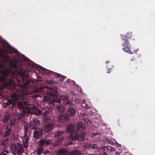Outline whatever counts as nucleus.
Wrapping results in <instances>:
<instances>
[{
	"label": "nucleus",
	"instance_id": "c85d7f7f",
	"mask_svg": "<svg viewBox=\"0 0 155 155\" xmlns=\"http://www.w3.org/2000/svg\"><path fill=\"white\" fill-rule=\"evenodd\" d=\"M8 140L7 139L3 140L2 143V145L3 146H5L8 143Z\"/></svg>",
	"mask_w": 155,
	"mask_h": 155
},
{
	"label": "nucleus",
	"instance_id": "5701e85b",
	"mask_svg": "<svg viewBox=\"0 0 155 155\" xmlns=\"http://www.w3.org/2000/svg\"><path fill=\"white\" fill-rule=\"evenodd\" d=\"M57 109L58 111L59 112H63L64 108L63 107L60 106H58V105L57 106Z\"/></svg>",
	"mask_w": 155,
	"mask_h": 155
},
{
	"label": "nucleus",
	"instance_id": "2f4dec72",
	"mask_svg": "<svg viewBox=\"0 0 155 155\" xmlns=\"http://www.w3.org/2000/svg\"><path fill=\"white\" fill-rule=\"evenodd\" d=\"M84 121L88 125H90L91 123V121L87 118L85 119H84Z\"/></svg>",
	"mask_w": 155,
	"mask_h": 155
},
{
	"label": "nucleus",
	"instance_id": "79ce46f5",
	"mask_svg": "<svg viewBox=\"0 0 155 155\" xmlns=\"http://www.w3.org/2000/svg\"><path fill=\"white\" fill-rule=\"evenodd\" d=\"M39 91L38 89H35L33 90L32 92L34 93H38Z\"/></svg>",
	"mask_w": 155,
	"mask_h": 155
},
{
	"label": "nucleus",
	"instance_id": "a878e982",
	"mask_svg": "<svg viewBox=\"0 0 155 155\" xmlns=\"http://www.w3.org/2000/svg\"><path fill=\"white\" fill-rule=\"evenodd\" d=\"M45 83L46 84H54L56 83V82L55 81H53L52 80H46L45 81Z\"/></svg>",
	"mask_w": 155,
	"mask_h": 155
},
{
	"label": "nucleus",
	"instance_id": "c03bdc74",
	"mask_svg": "<svg viewBox=\"0 0 155 155\" xmlns=\"http://www.w3.org/2000/svg\"><path fill=\"white\" fill-rule=\"evenodd\" d=\"M101 155H108V154L107 153H106L103 152L101 153Z\"/></svg>",
	"mask_w": 155,
	"mask_h": 155
},
{
	"label": "nucleus",
	"instance_id": "2eb2a0df",
	"mask_svg": "<svg viewBox=\"0 0 155 155\" xmlns=\"http://www.w3.org/2000/svg\"><path fill=\"white\" fill-rule=\"evenodd\" d=\"M59 119L61 121H68L69 119L68 117L66 114H62L59 116Z\"/></svg>",
	"mask_w": 155,
	"mask_h": 155
},
{
	"label": "nucleus",
	"instance_id": "4be33fe9",
	"mask_svg": "<svg viewBox=\"0 0 155 155\" xmlns=\"http://www.w3.org/2000/svg\"><path fill=\"white\" fill-rule=\"evenodd\" d=\"M43 120L45 122H48L51 120L49 117L46 115V114H45L43 116Z\"/></svg>",
	"mask_w": 155,
	"mask_h": 155
},
{
	"label": "nucleus",
	"instance_id": "a211bd4d",
	"mask_svg": "<svg viewBox=\"0 0 155 155\" xmlns=\"http://www.w3.org/2000/svg\"><path fill=\"white\" fill-rule=\"evenodd\" d=\"M11 114L9 112H7L6 113L4 118L2 120L4 123L6 122L9 119Z\"/></svg>",
	"mask_w": 155,
	"mask_h": 155
},
{
	"label": "nucleus",
	"instance_id": "b1692460",
	"mask_svg": "<svg viewBox=\"0 0 155 155\" xmlns=\"http://www.w3.org/2000/svg\"><path fill=\"white\" fill-rule=\"evenodd\" d=\"M57 75L58 77L61 78L60 80L61 81H64V79L65 78H66L65 76H63V75L59 74L57 73Z\"/></svg>",
	"mask_w": 155,
	"mask_h": 155
},
{
	"label": "nucleus",
	"instance_id": "4468645a",
	"mask_svg": "<svg viewBox=\"0 0 155 155\" xmlns=\"http://www.w3.org/2000/svg\"><path fill=\"white\" fill-rule=\"evenodd\" d=\"M53 127V124L52 123H49L45 125V129L47 132H48L52 130Z\"/></svg>",
	"mask_w": 155,
	"mask_h": 155
},
{
	"label": "nucleus",
	"instance_id": "1a4fd4ad",
	"mask_svg": "<svg viewBox=\"0 0 155 155\" xmlns=\"http://www.w3.org/2000/svg\"><path fill=\"white\" fill-rule=\"evenodd\" d=\"M63 134L62 131H58L54 134V136L56 138V141L58 142H61L63 139L62 134Z\"/></svg>",
	"mask_w": 155,
	"mask_h": 155
},
{
	"label": "nucleus",
	"instance_id": "de8ad7c7",
	"mask_svg": "<svg viewBox=\"0 0 155 155\" xmlns=\"http://www.w3.org/2000/svg\"><path fill=\"white\" fill-rule=\"evenodd\" d=\"M48 152H49V151H47L46 152H45L44 153L45 154V153H47Z\"/></svg>",
	"mask_w": 155,
	"mask_h": 155
},
{
	"label": "nucleus",
	"instance_id": "f8f14e48",
	"mask_svg": "<svg viewBox=\"0 0 155 155\" xmlns=\"http://www.w3.org/2000/svg\"><path fill=\"white\" fill-rule=\"evenodd\" d=\"M85 127L84 124L82 122H80L78 123L77 125V129L79 131L83 130Z\"/></svg>",
	"mask_w": 155,
	"mask_h": 155
},
{
	"label": "nucleus",
	"instance_id": "e433bc0d",
	"mask_svg": "<svg viewBox=\"0 0 155 155\" xmlns=\"http://www.w3.org/2000/svg\"><path fill=\"white\" fill-rule=\"evenodd\" d=\"M66 104H68L69 106H72L74 105V104L72 102L70 101H67L66 103Z\"/></svg>",
	"mask_w": 155,
	"mask_h": 155
},
{
	"label": "nucleus",
	"instance_id": "cd10ccee",
	"mask_svg": "<svg viewBox=\"0 0 155 155\" xmlns=\"http://www.w3.org/2000/svg\"><path fill=\"white\" fill-rule=\"evenodd\" d=\"M31 82V81L30 80H27L26 82H24L23 84V86L25 87H28V85Z\"/></svg>",
	"mask_w": 155,
	"mask_h": 155
},
{
	"label": "nucleus",
	"instance_id": "a18cd8bd",
	"mask_svg": "<svg viewBox=\"0 0 155 155\" xmlns=\"http://www.w3.org/2000/svg\"><path fill=\"white\" fill-rule=\"evenodd\" d=\"M64 99L65 100H67L68 99V96H65L64 97Z\"/></svg>",
	"mask_w": 155,
	"mask_h": 155
},
{
	"label": "nucleus",
	"instance_id": "9b49d317",
	"mask_svg": "<svg viewBox=\"0 0 155 155\" xmlns=\"http://www.w3.org/2000/svg\"><path fill=\"white\" fill-rule=\"evenodd\" d=\"M51 95L54 97H55V98H53L52 100V101L53 103H58L59 104H60L61 103V101L59 98L56 97L57 95V93L56 91H54V93H53L51 92Z\"/></svg>",
	"mask_w": 155,
	"mask_h": 155
},
{
	"label": "nucleus",
	"instance_id": "0eeeda50",
	"mask_svg": "<svg viewBox=\"0 0 155 155\" xmlns=\"http://www.w3.org/2000/svg\"><path fill=\"white\" fill-rule=\"evenodd\" d=\"M39 121L37 119H34L32 121H30L29 123V127L32 129H35L38 128V127L39 125Z\"/></svg>",
	"mask_w": 155,
	"mask_h": 155
},
{
	"label": "nucleus",
	"instance_id": "6e6552de",
	"mask_svg": "<svg viewBox=\"0 0 155 155\" xmlns=\"http://www.w3.org/2000/svg\"><path fill=\"white\" fill-rule=\"evenodd\" d=\"M11 105H12L11 107V109H12L14 108L15 106L13 101L10 99H8L6 102L4 103L3 104V106L4 108H7Z\"/></svg>",
	"mask_w": 155,
	"mask_h": 155
},
{
	"label": "nucleus",
	"instance_id": "473e14b6",
	"mask_svg": "<svg viewBox=\"0 0 155 155\" xmlns=\"http://www.w3.org/2000/svg\"><path fill=\"white\" fill-rule=\"evenodd\" d=\"M72 143V142L71 141H67L64 143L63 145L64 146H67L70 145H71Z\"/></svg>",
	"mask_w": 155,
	"mask_h": 155
},
{
	"label": "nucleus",
	"instance_id": "7ed1b4c3",
	"mask_svg": "<svg viewBox=\"0 0 155 155\" xmlns=\"http://www.w3.org/2000/svg\"><path fill=\"white\" fill-rule=\"evenodd\" d=\"M0 99L3 97V90L4 89L9 87L11 86V82L7 81V78H5V76H3L2 73H0Z\"/></svg>",
	"mask_w": 155,
	"mask_h": 155
},
{
	"label": "nucleus",
	"instance_id": "6ab92c4d",
	"mask_svg": "<svg viewBox=\"0 0 155 155\" xmlns=\"http://www.w3.org/2000/svg\"><path fill=\"white\" fill-rule=\"evenodd\" d=\"M106 64H107V68L109 70L107 72V73H109L110 72V70L113 67V65L109 61H107L106 62Z\"/></svg>",
	"mask_w": 155,
	"mask_h": 155
},
{
	"label": "nucleus",
	"instance_id": "423d86ee",
	"mask_svg": "<svg viewBox=\"0 0 155 155\" xmlns=\"http://www.w3.org/2000/svg\"><path fill=\"white\" fill-rule=\"evenodd\" d=\"M121 36L122 40L124 41L122 43V45L124 46H128L129 42L127 39L130 38L132 37L131 33L129 32L127 33L125 35H121Z\"/></svg>",
	"mask_w": 155,
	"mask_h": 155
},
{
	"label": "nucleus",
	"instance_id": "ddd939ff",
	"mask_svg": "<svg viewBox=\"0 0 155 155\" xmlns=\"http://www.w3.org/2000/svg\"><path fill=\"white\" fill-rule=\"evenodd\" d=\"M7 50L6 51V52L8 53H16L18 51L15 49L12 48L9 45L7 46Z\"/></svg>",
	"mask_w": 155,
	"mask_h": 155
},
{
	"label": "nucleus",
	"instance_id": "37998d69",
	"mask_svg": "<svg viewBox=\"0 0 155 155\" xmlns=\"http://www.w3.org/2000/svg\"><path fill=\"white\" fill-rule=\"evenodd\" d=\"M97 135V134L96 133H92L91 134V136H94Z\"/></svg>",
	"mask_w": 155,
	"mask_h": 155
},
{
	"label": "nucleus",
	"instance_id": "412c9836",
	"mask_svg": "<svg viewBox=\"0 0 155 155\" xmlns=\"http://www.w3.org/2000/svg\"><path fill=\"white\" fill-rule=\"evenodd\" d=\"M11 130V128H8V127L7 126L5 129V134L4 136H6L10 134Z\"/></svg>",
	"mask_w": 155,
	"mask_h": 155
},
{
	"label": "nucleus",
	"instance_id": "aec40b11",
	"mask_svg": "<svg viewBox=\"0 0 155 155\" xmlns=\"http://www.w3.org/2000/svg\"><path fill=\"white\" fill-rule=\"evenodd\" d=\"M51 140H45L41 141L40 143V145L41 146H42L45 144H48L51 143Z\"/></svg>",
	"mask_w": 155,
	"mask_h": 155
},
{
	"label": "nucleus",
	"instance_id": "ea45409f",
	"mask_svg": "<svg viewBox=\"0 0 155 155\" xmlns=\"http://www.w3.org/2000/svg\"><path fill=\"white\" fill-rule=\"evenodd\" d=\"M97 144H91V147L92 148L94 149L95 148H97Z\"/></svg>",
	"mask_w": 155,
	"mask_h": 155
},
{
	"label": "nucleus",
	"instance_id": "49530a36",
	"mask_svg": "<svg viewBox=\"0 0 155 155\" xmlns=\"http://www.w3.org/2000/svg\"><path fill=\"white\" fill-rule=\"evenodd\" d=\"M41 70L43 71H44L45 70H46V69L44 68H43L42 67H41Z\"/></svg>",
	"mask_w": 155,
	"mask_h": 155
},
{
	"label": "nucleus",
	"instance_id": "72a5a7b5",
	"mask_svg": "<svg viewBox=\"0 0 155 155\" xmlns=\"http://www.w3.org/2000/svg\"><path fill=\"white\" fill-rule=\"evenodd\" d=\"M81 106L82 107H84L86 109H88V106L87 104L85 103H82Z\"/></svg>",
	"mask_w": 155,
	"mask_h": 155
},
{
	"label": "nucleus",
	"instance_id": "9d476101",
	"mask_svg": "<svg viewBox=\"0 0 155 155\" xmlns=\"http://www.w3.org/2000/svg\"><path fill=\"white\" fill-rule=\"evenodd\" d=\"M42 130L41 129H36L34 132V137L36 138H38L42 135Z\"/></svg>",
	"mask_w": 155,
	"mask_h": 155
},
{
	"label": "nucleus",
	"instance_id": "f257e3e1",
	"mask_svg": "<svg viewBox=\"0 0 155 155\" xmlns=\"http://www.w3.org/2000/svg\"><path fill=\"white\" fill-rule=\"evenodd\" d=\"M7 81H9L11 82V85L9 86V87H7V89L12 90V94L11 95V97L12 99L15 101H18L20 99L22 101L21 102H18V108L22 110L21 116H19V118H21L23 115H28L31 112V110H33V112L35 110H36L37 107L34 105H30L27 107L26 106L27 102L26 101H23V94L21 91L16 88V84L14 81L11 79L10 76L7 78Z\"/></svg>",
	"mask_w": 155,
	"mask_h": 155
},
{
	"label": "nucleus",
	"instance_id": "f704fd0d",
	"mask_svg": "<svg viewBox=\"0 0 155 155\" xmlns=\"http://www.w3.org/2000/svg\"><path fill=\"white\" fill-rule=\"evenodd\" d=\"M91 144L89 143H87L84 146V148H89L91 147Z\"/></svg>",
	"mask_w": 155,
	"mask_h": 155
},
{
	"label": "nucleus",
	"instance_id": "39448f33",
	"mask_svg": "<svg viewBox=\"0 0 155 155\" xmlns=\"http://www.w3.org/2000/svg\"><path fill=\"white\" fill-rule=\"evenodd\" d=\"M11 152L14 154L18 153L20 155L23 152V147L21 143H18L17 145L12 143L11 145Z\"/></svg>",
	"mask_w": 155,
	"mask_h": 155
},
{
	"label": "nucleus",
	"instance_id": "f03ea898",
	"mask_svg": "<svg viewBox=\"0 0 155 155\" xmlns=\"http://www.w3.org/2000/svg\"><path fill=\"white\" fill-rule=\"evenodd\" d=\"M75 125L70 124L67 127L66 130L68 132L70 133V138L72 140L75 139H78L80 141H82L84 139V137L85 135V133L82 132L78 133L75 130Z\"/></svg>",
	"mask_w": 155,
	"mask_h": 155
},
{
	"label": "nucleus",
	"instance_id": "a19ab883",
	"mask_svg": "<svg viewBox=\"0 0 155 155\" xmlns=\"http://www.w3.org/2000/svg\"><path fill=\"white\" fill-rule=\"evenodd\" d=\"M39 96V95L35 94L32 96V98L34 100H35L37 97Z\"/></svg>",
	"mask_w": 155,
	"mask_h": 155
},
{
	"label": "nucleus",
	"instance_id": "7c9ffc66",
	"mask_svg": "<svg viewBox=\"0 0 155 155\" xmlns=\"http://www.w3.org/2000/svg\"><path fill=\"white\" fill-rule=\"evenodd\" d=\"M24 135L25 136L26 135L27 130H28V128L25 125L24 126Z\"/></svg>",
	"mask_w": 155,
	"mask_h": 155
},
{
	"label": "nucleus",
	"instance_id": "f3484780",
	"mask_svg": "<svg viewBox=\"0 0 155 155\" xmlns=\"http://www.w3.org/2000/svg\"><path fill=\"white\" fill-rule=\"evenodd\" d=\"M67 114L71 116H73L74 115L75 113V110L72 108H69L67 111Z\"/></svg>",
	"mask_w": 155,
	"mask_h": 155
},
{
	"label": "nucleus",
	"instance_id": "393cba45",
	"mask_svg": "<svg viewBox=\"0 0 155 155\" xmlns=\"http://www.w3.org/2000/svg\"><path fill=\"white\" fill-rule=\"evenodd\" d=\"M28 141V138H26L25 139V141L23 143V146L24 147L27 148L28 146V144L27 142Z\"/></svg>",
	"mask_w": 155,
	"mask_h": 155
},
{
	"label": "nucleus",
	"instance_id": "58836bf2",
	"mask_svg": "<svg viewBox=\"0 0 155 155\" xmlns=\"http://www.w3.org/2000/svg\"><path fill=\"white\" fill-rule=\"evenodd\" d=\"M43 152V149L42 148H40L38 150V154H40Z\"/></svg>",
	"mask_w": 155,
	"mask_h": 155
},
{
	"label": "nucleus",
	"instance_id": "20e7f679",
	"mask_svg": "<svg viewBox=\"0 0 155 155\" xmlns=\"http://www.w3.org/2000/svg\"><path fill=\"white\" fill-rule=\"evenodd\" d=\"M56 153L58 155H84L83 153H81L78 150H74L71 152H69L68 151L64 149L59 150Z\"/></svg>",
	"mask_w": 155,
	"mask_h": 155
},
{
	"label": "nucleus",
	"instance_id": "09e8293b",
	"mask_svg": "<svg viewBox=\"0 0 155 155\" xmlns=\"http://www.w3.org/2000/svg\"><path fill=\"white\" fill-rule=\"evenodd\" d=\"M133 59H131V61H133Z\"/></svg>",
	"mask_w": 155,
	"mask_h": 155
},
{
	"label": "nucleus",
	"instance_id": "bb28decb",
	"mask_svg": "<svg viewBox=\"0 0 155 155\" xmlns=\"http://www.w3.org/2000/svg\"><path fill=\"white\" fill-rule=\"evenodd\" d=\"M34 113L36 115L38 116L41 114V110H38L37 108L36 110H35Z\"/></svg>",
	"mask_w": 155,
	"mask_h": 155
},
{
	"label": "nucleus",
	"instance_id": "c9c22d12",
	"mask_svg": "<svg viewBox=\"0 0 155 155\" xmlns=\"http://www.w3.org/2000/svg\"><path fill=\"white\" fill-rule=\"evenodd\" d=\"M8 153V151L6 149H5L3 150V151L1 155H6L7 153Z\"/></svg>",
	"mask_w": 155,
	"mask_h": 155
},
{
	"label": "nucleus",
	"instance_id": "c756f323",
	"mask_svg": "<svg viewBox=\"0 0 155 155\" xmlns=\"http://www.w3.org/2000/svg\"><path fill=\"white\" fill-rule=\"evenodd\" d=\"M44 101L46 102H50L51 101V99L48 97H44Z\"/></svg>",
	"mask_w": 155,
	"mask_h": 155
},
{
	"label": "nucleus",
	"instance_id": "dca6fc26",
	"mask_svg": "<svg viewBox=\"0 0 155 155\" xmlns=\"http://www.w3.org/2000/svg\"><path fill=\"white\" fill-rule=\"evenodd\" d=\"M130 45H129V46H124L123 47V49L126 52L130 54H132L134 53V51H132L130 49Z\"/></svg>",
	"mask_w": 155,
	"mask_h": 155
},
{
	"label": "nucleus",
	"instance_id": "4c0bfd02",
	"mask_svg": "<svg viewBox=\"0 0 155 155\" xmlns=\"http://www.w3.org/2000/svg\"><path fill=\"white\" fill-rule=\"evenodd\" d=\"M107 149L108 150L111 151H114L115 150L114 149V148L111 147L110 146H108Z\"/></svg>",
	"mask_w": 155,
	"mask_h": 155
}]
</instances>
